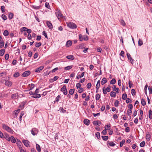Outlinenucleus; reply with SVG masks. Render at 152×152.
Instances as JSON below:
<instances>
[{"instance_id":"nucleus-47","label":"nucleus","mask_w":152,"mask_h":152,"mask_svg":"<svg viewBox=\"0 0 152 152\" xmlns=\"http://www.w3.org/2000/svg\"><path fill=\"white\" fill-rule=\"evenodd\" d=\"M1 17L4 20H6L7 19V16L5 15L4 14H3L2 15Z\"/></svg>"},{"instance_id":"nucleus-29","label":"nucleus","mask_w":152,"mask_h":152,"mask_svg":"<svg viewBox=\"0 0 152 152\" xmlns=\"http://www.w3.org/2000/svg\"><path fill=\"white\" fill-rule=\"evenodd\" d=\"M13 14L12 13L10 12L9 13V15H8V17L10 19H12L13 18Z\"/></svg>"},{"instance_id":"nucleus-33","label":"nucleus","mask_w":152,"mask_h":152,"mask_svg":"<svg viewBox=\"0 0 152 152\" xmlns=\"http://www.w3.org/2000/svg\"><path fill=\"white\" fill-rule=\"evenodd\" d=\"M146 139L148 141H149L151 139V136L149 134H147L146 135Z\"/></svg>"},{"instance_id":"nucleus-18","label":"nucleus","mask_w":152,"mask_h":152,"mask_svg":"<svg viewBox=\"0 0 152 152\" xmlns=\"http://www.w3.org/2000/svg\"><path fill=\"white\" fill-rule=\"evenodd\" d=\"M36 146L37 150V151L38 152H40L41 151V149L40 145L39 144H36Z\"/></svg>"},{"instance_id":"nucleus-64","label":"nucleus","mask_w":152,"mask_h":152,"mask_svg":"<svg viewBox=\"0 0 152 152\" xmlns=\"http://www.w3.org/2000/svg\"><path fill=\"white\" fill-rule=\"evenodd\" d=\"M20 152H26V151L24 150L22 148L20 147Z\"/></svg>"},{"instance_id":"nucleus-11","label":"nucleus","mask_w":152,"mask_h":152,"mask_svg":"<svg viewBox=\"0 0 152 152\" xmlns=\"http://www.w3.org/2000/svg\"><path fill=\"white\" fill-rule=\"evenodd\" d=\"M83 122L84 124L87 126L89 125L90 123V121L87 119H85Z\"/></svg>"},{"instance_id":"nucleus-55","label":"nucleus","mask_w":152,"mask_h":152,"mask_svg":"<svg viewBox=\"0 0 152 152\" xmlns=\"http://www.w3.org/2000/svg\"><path fill=\"white\" fill-rule=\"evenodd\" d=\"M119 104V102L118 100H116L115 103L114 105L116 107H117Z\"/></svg>"},{"instance_id":"nucleus-1","label":"nucleus","mask_w":152,"mask_h":152,"mask_svg":"<svg viewBox=\"0 0 152 152\" xmlns=\"http://www.w3.org/2000/svg\"><path fill=\"white\" fill-rule=\"evenodd\" d=\"M2 127L5 130L8 132H10L11 133H13V130L8 126L5 125L4 124H2Z\"/></svg>"},{"instance_id":"nucleus-23","label":"nucleus","mask_w":152,"mask_h":152,"mask_svg":"<svg viewBox=\"0 0 152 152\" xmlns=\"http://www.w3.org/2000/svg\"><path fill=\"white\" fill-rule=\"evenodd\" d=\"M24 111H22L20 113V116L19 117V120L20 121H21L22 117L23 115H24Z\"/></svg>"},{"instance_id":"nucleus-40","label":"nucleus","mask_w":152,"mask_h":152,"mask_svg":"<svg viewBox=\"0 0 152 152\" xmlns=\"http://www.w3.org/2000/svg\"><path fill=\"white\" fill-rule=\"evenodd\" d=\"M100 98V96L99 94H97L96 95V99L98 100Z\"/></svg>"},{"instance_id":"nucleus-14","label":"nucleus","mask_w":152,"mask_h":152,"mask_svg":"<svg viewBox=\"0 0 152 152\" xmlns=\"http://www.w3.org/2000/svg\"><path fill=\"white\" fill-rule=\"evenodd\" d=\"M107 144L110 146H113L115 145V144L113 142L107 141Z\"/></svg>"},{"instance_id":"nucleus-62","label":"nucleus","mask_w":152,"mask_h":152,"mask_svg":"<svg viewBox=\"0 0 152 152\" xmlns=\"http://www.w3.org/2000/svg\"><path fill=\"white\" fill-rule=\"evenodd\" d=\"M5 58L6 60H7L9 58V55L8 54H6L5 55Z\"/></svg>"},{"instance_id":"nucleus-2","label":"nucleus","mask_w":152,"mask_h":152,"mask_svg":"<svg viewBox=\"0 0 152 152\" xmlns=\"http://www.w3.org/2000/svg\"><path fill=\"white\" fill-rule=\"evenodd\" d=\"M67 25L69 27L72 29H75L77 27L75 24L72 22L67 23Z\"/></svg>"},{"instance_id":"nucleus-54","label":"nucleus","mask_w":152,"mask_h":152,"mask_svg":"<svg viewBox=\"0 0 152 152\" xmlns=\"http://www.w3.org/2000/svg\"><path fill=\"white\" fill-rule=\"evenodd\" d=\"M102 51V48L100 47H98L97 49V52L101 53Z\"/></svg>"},{"instance_id":"nucleus-13","label":"nucleus","mask_w":152,"mask_h":152,"mask_svg":"<svg viewBox=\"0 0 152 152\" xmlns=\"http://www.w3.org/2000/svg\"><path fill=\"white\" fill-rule=\"evenodd\" d=\"M126 55L128 59L130 61L131 63H132L133 62V60L132 59L130 54L129 53H127Z\"/></svg>"},{"instance_id":"nucleus-50","label":"nucleus","mask_w":152,"mask_h":152,"mask_svg":"<svg viewBox=\"0 0 152 152\" xmlns=\"http://www.w3.org/2000/svg\"><path fill=\"white\" fill-rule=\"evenodd\" d=\"M102 90L103 91V94H107V91L106 88L105 87H104L102 88Z\"/></svg>"},{"instance_id":"nucleus-39","label":"nucleus","mask_w":152,"mask_h":152,"mask_svg":"<svg viewBox=\"0 0 152 152\" xmlns=\"http://www.w3.org/2000/svg\"><path fill=\"white\" fill-rule=\"evenodd\" d=\"M4 45V43L3 41H0V47L2 48Z\"/></svg>"},{"instance_id":"nucleus-38","label":"nucleus","mask_w":152,"mask_h":152,"mask_svg":"<svg viewBox=\"0 0 152 152\" xmlns=\"http://www.w3.org/2000/svg\"><path fill=\"white\" fill-rule=\"evenodd\" d=\"M141 103L142 104L143 106H145L146 104L145 101L143 99H141Z\"/></svg>"},{"instance_id":"nucleus-45","label":"nucleus","mask_w":152,"mask_h":152,"mask_svg":"<svg viewBox=\"0 0 152 152\" xmlns=\"http://www.w3.org/2000/svg\"><path fill=\"white\" fill-rule=\"evenodd\" d=\"M131 93L133 96L135 95V91L134 89H132L131 90Z\"/></svg>"},{"instance_id":"nucleus-25","label":"nucleus","mask_w":152,"mask_h":152,"mask_svg":"<svg viewBox=\"0 0 152 152\" xmlns=\"http://www.w3.org/2000/svg\"><path fill=\"white\" fill-rule=\"evenodd\" d=\"M100 85V80H99L98 81L97 83L96 84V88L97 89V90L99 88Z\"/></svg>"},{"instance_id":"nucleus-9","label":"nucleus","mask_w":152,"mask_h":152,"mask_svg":"<svg viewBox=\"0 0 152 152\" xmlns=\"http://www.w3.org/2000/svg\"><path fill=\"white\" fill-rule=\"evenodd\" d=\"M22 142L26 146L28 147L29 146V142L28 140H23Z\"/></svg>"},{"instance_id":"nucleus-60","label":"nucleus","mask_w":152,"mask_h":152,"mask_svg":"<svg viewBox=\"0 0 152 152\" xmlns=\"http://www.w3.org/2000/svg\"><path fill=\"white\" fill-rule=\"evenodd\" d=\"M88 39V37L86 35H84L83 36V40L85 41H86Z\"/></svg>"},{"instance_id":"nucleus-51","label":"nucleus","mask_w":152,"mask_h":152,"mask_svg":"<svg viewBox=\"0 0 152 152\" xmlns=\"http://www.w3.org/2000/svg\"><path fill=\"white\" fill-rule=\"evenodd\" d=\"M121 24L123 26H124L126 25V23L123 20H121L120 21Z\"/></svg>"},{"instance_id":"nucleus-12","label":"nucleus","mask_w":152,"mask_h":152,"mask_svg":"<svg viewBox=\"0 0 152 152\" xmlns=\"http://www.w3.org/2000/svg\"><path fill=\"white\" fill-rule=\"evenodd\" d=\"M5 85L8 86H11L12 85V83L8 80L6 81L5 83Z\"/></svg>"},{"instance_id":"nucleus-26","label":"nucleus","mask_w":152,"mask_h":152,"mask_svg":"<svg viewBox=\"0 0 152 152\" xmlns=\"http://www.w3.org/2000/svg\"><path fill=\"white\" fill-rule=\"evenodd\" d=\"M5 52V50L4 49H2L0 50V56H3Z\"/></svg>"},{"instance_id":"nucleus-44","label":"nucleus","mask_w":152,"mask_h":152,"mask_svg":"<svg viewBox=\"0 0 152 152\" xmlns=\"http://www.w3.org/2000/svg\"><path fill=\"white\" fill-rule=\"evenodd\" d=\"M8 34V31L7 30H5L3 33V34L4 36H7Z\"/></svg>"},{"instance_id":"nucleus-63","label":"nucleus","mask_w":152,"mask_h":152,"mask_svg":"<svg viewBox=\"0 0 152 152\" xmlns=\"http://www.w3.org/2000/svg\"><path fill=\"white\" fill-rule=\"evenodd\" d=\"M148 90L149 94H151L152 93V88L149 87H148Z\"/></svg>"},{"instance_id":"nucleus-19","label":"nucleus","mask_w":152,"mask_h":152,"mask_svg":"<svg viewBox=\"0 0 152 152\" xmlns=\"http://www.w3.org/2000/svg\"><path fill=\"white\" fill-rule=\"evenodd\" d=\"M66 58L68 59L73 60L74 59V57L73 55H69L66 56Z\"/></svg>"},{"instance_id":"nucleus-46","label":"nucleus","mask_w":152,"mask_h":152,"mask_svg":"<svg viewBox=\"0 0 152 152\" xmlns=\"http://www.w3.org/2000/svg\"><path fill=\"white\" fill-rule=\"evenodd\" d=\"M125 141L124 140H123L120 142V147H121L123 146V144L125 142Z\"/></svg>"},{"instance_id":"nucleus-41","label":"nucleus","mask_w":152,"mask_h":152,"mask_svg":"<svg viewBox=\"0 0 152 152\" xmlns=\"http://www.w3.org/2000/svg\"><path fill=\"white\" fill-rule=\"evenodd\" d=\"M96 136L98 139H99L100 138V134L98 132L96 133Z\"/></svg>"},{"instance_id":"nucleus-52","label":"nucleus","mask_w":152,"mask_h":152,"mask_svg":"<svg viewBox=\"0 0 152 152\" xmlns=\"http://www.w3.org/2000/svg\"><path fill=\"white\" fill-rule=\"evenodd\" d=\"M27 29V28L26 27H23L21 28V31H26Z\"/></svg>"},{"instance_id":"nucleus-31","label":"nucleus","mask_w":152,"mask_h":152,"mask_svg":"<svg viewBox=\"0 0 152 152\" xmlns=\"http://www.w3.org/2000/svg\"><path fill=\"white\" fill-rule=\"evenodd\" d=\"M110 95L112 97H115L116 96V94L114 92L111 91L110 93Z\"/></svg>"},{"instance_id":"nucleus-22","label":"nucleus","mask_w":152,"mask_h":152,"mask_svg":"<svg viewBox=\"0 0 152 152\" xmlns=\"http://www.w3.org/2000/svg\"><path fill=\"white\" fill-rule=\"evenodd\" d=\"M35 96H33L31 97V98H39L41 97L40 94H35Z\"/></svg>"},{"instance_id":"nucleus-15","label":"nucleus","mask_w":152,"mask_h":152,"mask_svg":"<svg viewBox=\"0 0 152 152\" xmlns=\"http://www.w3.org/2000/svg\"><path fill=\"white\" fill-rule=\"evenodd\" d=\"M107 79L106 78L104 77L102 79L101 82V83L102 85H103L107 83Z\"/></svg>"},{"instance_id":"nucleus-21","label":"nucleus","mask_w":152,"mask_h":152,"mask_svg":"<svg viewBox=\"0 0 152 152\" xmlns=\"http://www.w3.org/2000/svg\"><path fill=\"white\" fill-rule=\"evenodd\" d=\"M73 67L72 65L68 66L66 67H65L64 68V69L65 70H69L72 69Z\"/></svg>"},{"instance_id":"nucleus-17","label":"nucleus","mask_w":152,"mask_h":152,"mask_svg":"<svg viewBox=\"0 0 152 152\" xmlns=\"http://www.w3.org/2000/svg\"><path fill=\"white\" fill-rule=\"evenodd\" d=\"M93 124L94 125H99L100 126L101 124V123L100 121H99V122H98L96 121H94L93 122Z\"/></svg>"},{"instance_id":"nucleus-37","label":"nucleus","mask_w":152,"mask_h":152,"mask_svg":"<svg viewBox=\"0 0 152 152\" xmlns=\"http://www.w3.org/2000/svg\"><path fill=\"white\" fill-rule=\"evenodd\" d=\"M102 139L104 140H107L108 139V136H102Z\"/></svg>"},{"instance_id":"nucleus-27","label":"nucleus","mask_w":152,"mask_h":152,"mask_svg":"<svg viewBox=\"0 0 152 152\" xmlns=\"http://www.w3.org/2000/svg\"><path fill=\"white\" fill-rule=\"evenodd\" d=\"M24 102H22L21 103L19 106V108L20 110H22L23 108H24Z\"/></svg>"},{"instance_id":"nucleus-6","label":"nucleus","mask_w":152,"mask_h":152,"mask_svg":"<svg viewBox=\"0 0 152 152\" xmlns=\"http://www.w3.org/2000/svg\"><path fill=\"white\" fill-rule=\"evenodd\" d=\"M56 14L58 19L62 18L63 15L60 11H57L56 12Z\"/></svg>"},{"instance_id":"nucleus-28","label":"nucleus","mask_w":152,"mask_h":152,"mask_svg":"<svg viewBox=\"0 0 152 152\" xmlns=\"http://www.w3.org/2000/svg\"><path fill=\"white\" fill-rule=\"evenodd\" d=\"M20 76V74L18 72H16L14 74L13 76L14 77H17Z\"/></svg>"},{"instance_id":"nucleus-61","label":"nucleus","mask_w":152,"mask_h":152,"mask_svg":"<svg viewBox=\"0 0 152 152\" xmlns=\"http://www.w3.org/2000/svg\"><path fill=\"white\" fill-rule=\"evenodd\" d=\"M128 108L129 109V110H132L133 108L132 105L131 104H129Z\"/></svg>"},{"instance_id":"nucleus-42","label":"nucleus","mask_w":152,"mask_h":152,"mask_svg":"<svg viewBox=\"0 0 152 152\" xmlns=\"http://www.w3.org/2000/svg\"><path fill=\"white\" fill-rule=\"evenodd\" d=\"M74 89H70L69 91V93L70 94L72 95L74 93Z\"/></svg>"},{"instance_id":"nucleus-8","label":"nucleus","mask_w":152,"mask_h":152,"mask_svg":"<svg viewBox=\"0 0 152 152\" xmlns=\"http://www.w3.org/2000/svg\"><path fill=\"white\" fill-rule=\"evenodd\" d=\"M44 66H42L40 67L37 69H36L35 70V72H39L44 69Z\"/></svg>"},{"instance_id":"nucleus-48","label":"nucleus","mask_w":152,"mask_h":152,"mask_svg":"<svg viewBox=\"0 0 152 152\" xmlns=\"http://www.w3.org/2000/svg\"><path fill=\"white\" fill-rule=\"evenodd\" d=\"M79 37L80 40V41H82L83 39V37L82 35L81 34L79 35Z\"/></svg>"},{"instance_id":"nucleus-16","label":"nucleus","mask_w":152,"mask_h":152,"mask_svg":"<svg viewBox=\"0 0 152 152\" xmlns=\"http://www.w3.org/2000/svg\"><path fill=\"white\" fill-rule=\"evenodd\" d=\"M16 141V140L14 137L12 136L10 137V141H11L13 143H15Z\"/></svg>"},{"instance_id":"nucleus-30","label":"nucleus","mask_w":152,"mask_h":152,"mask_svg":"<svg viewBox=\"0 0 152 152\" xmlns=\"http://www.w3.org/2000/svg\"><path fill=\"white\" fill-rule=\"evenodd\" d=\"M127 98V95L126 94H124L122 95V98L124 100L126 99Z\"/></svg>"},{"instance_id":"nucleus-49","label":"nucleus","mask_w":152,"mask_h":152,"mask_svg":"<svg viewBox=\"0 0 152 152\" xmlns=\"http://www.w3.org/2000/svg\"><path fill=\"white\" fill-rule=\"evenodd\" d=\"M4 138H5L8 141H10V137H9L8 135H7L5 137H4Z\"/></svg>"},{"instance_id":"nucleus-4","label":"nucleus","mask_w":152,"mask_h":152,"mask_svg":"<svg viewBox=\"0 0 152 152\" xmlns=\"http://www.w3.org/2000/svg\"><path fill=\"white\" fill-rule=\"evenodd\" d=\"M31 72L29 71H27L24 72L22 75L23 77H25L28 76L30 74Z\"/></svg>"},{"instance_id":"nucleus-20","label":"nucleus","mask_w":152,"mask_h":152,"mask_svg":"<svg viewBox=\"0 0 152 152\" xmlns=\"http://www.w3.org/2000/svg\"><path fill=\"white\" fill-rule=\"evenodd\" d=\"M72 44V42L71 41L69 40L66 43V45L67 47L70 46Z\"/></svg>"},{"instance_id":"nucleus-53","label":"nucleus","mask_w":152,"mask_h":152,"mask_svg":"<svg viewBox=\"0 0 152 152\" xmlns=\"http://www.w3.org/2000/svg\"><path fill=\"white\" fill-rule=\"evenodd\" d=\"M60 98V96L58 95L56 99V102H58L59 101V99Z\"/></svg>"},{"instance_id":"nucleus-10","label":"nucleus","mask_w":152,"mask_h":152,"mask_svg":"<svg viewBox=\"0 0 152 152\" xmlns=\"http://www.w3.org/2000/svg\"><path fill=\"white\" fill-rule=\"evenodd\" d=\"M11 97L13 99H17L18 97V94L15 93L12 94L11 96Z\"/></svg>"},{"instance_id":"nucleus-34","label":"nucleus","mask_w":152,"mask_h":152,"mask_svg":"<svg viewBox=\"0 0 152 152\" xmlns=\"http://www.w3.org/2000/svg\"><path fill=\"white\" fill-rule=\"evenodd\" d=\"M20 109H18L17 110H15L14 112V114L16 116H17V114L19 112Z\"/></svg>"},{"instance_id":"nucleus-3","label":"nucleus","mask_w":152,"mask_h":152,"mask_svg":"<svg viewBox=\"0 0 152 152\" xmlns=\"http://www.w3.org/2000/svg\"><path fill=\"white\" fill-rule=\"evenodd\" d=\"M61 91L62 92L64 95H66L67 94V89L66 88V86L64 85L61 89Z\"/></svg>"},{"instance_id":"nucleus-32","label":"nucleus","mask_w":152,"mask_h":152,"mask_svg":"<svg viewBox=\"0 0 152 152\" xmlns=\"http://www.w3.org/2000/svg\"><path fill=\"white\" fill-rule=\"evenodd\" d=\"M138 45L140 46H141L143 44V42L142 40L140 39H139L138 40Z\"/></svg>"},{"instance_id":"nucleus-35","label":"nucleus","mask_w":152,"mask_h":152,"mask_svg":"<svg viewBox=\"0 0 152 152\" xmlns=\"http://www.w3.org/2000/svg\"><path fill=\"white\" fill-rule=\"evenodd\" d=\"M145 145V142L144 141H143L140 144V146L141 147H143Z\"/></svg>"},{"instance_id":"nucleus-5","label":"nucleus","mask_w":152,"mask_h":152,"mask_svg":"<svg viewBox=\"0 0 152 152\" xmlns=\"http://www.w3.org/2000/svg\"><path fill=\"white\" fill-rule=\"evenodd\" d=\"M38 132V129L36 128H33L31 130V134L33 135H36Z\"/></svg>"},{"instance_id":"nucleus-24","label":"nucleus","mask_w":152,"mask_h":152,"mask_svg":"<svg viewBox=\"0 0 152 152\" xmlns=\"http://www.w3.org/2000/svg\"><path fill=\"white\" fill-rule=\"evenodd\" d=\"M16 144H17V145L19 147V148H20V147H21L20 146L22 144L20 140H18Z\"/></svg>"},{"instance_id":"nucleus-43","label":"nucleus","mask_w":152,"mask_h":152,"mask_svg":"<svg viewBox=\"0 0 152 152\" xmlns=\"http://www.w3.org/2000/svg\"><path fill=\"white\" fill-rule=\"evenodd\" d=\"M132 111L130 110H128L127 111V114L128 116H130L132 113Z\"/></svg>"},{"instance_id":"nucleus-57","label":"nucleus","mask_w":152,"mask_h":152,"mask_svg":"<svg viewBox=\"0 0 152 152\" xmlns=\"http://www.w3.org/2000/svg\"><path fill=\"white\" fill-rule=\"evenodd\" d=\"M43 35L46 38H48V36L46 33L45 31H43L42 32Z\"/></svg>"},{"instance_id":"nucleus-58","label":"nucleus","mask_w":152,"mask_h":152,"mask_svg":"<svg viewBox=\"0 0 152 152\" xmlns=\"http://www.w3.org/2000/svg\"><path fill=\"white\" fill-rule=\"evenodd\" d=\"M5 7L4 6H2L1 7V9L3 13H4L5 12Z\"/></svg>"},{"instance_id":"nucleus-56","label":"nucleus","mask_w":152,"mask_h":152,"mask_svg":"<svg viewBox=\"0 0 152 152\" xmlns=\"http://www.w3.org/2000/svg\"><path fill=\"white\" fill-rule=\"evenodd\" d=\"M41 45L42 44L41 42H39L38 43H37L35 46L37 47L38 48L40 46H41Z\"/></svg>"},{"instance_id":"nucleus-59","label":"nucleus","mask_w":152,"mask_h":152,"mask_svg":"<svg viewBox=\"0 0 152 152\" xmlns=\"http://www.w3.org/2000/svg\"><path fill=\"white\" fill-rule=\"evenodd\" d=\"M29 86L30 88V90H31L34 87V85L33 84H30Z\"/></svg>"},{"instance_id":"nucleus-7","label":"nucleus","mask_w":152,"mask_h":152,"mask_svg":"<svg viewBox=\"0 0 152 152\" xmlns=\"http://www.w3.org/2000/svg\"><path fill=\"white\" fill-rule=\"evenodd\" d=\"M46 24L50 29H52L53 28V26L52 23L49 21H46Z\"/></svg>"},{"instance_id":"nucleus-36","label":"nucleus","mask_w":152,"mask_h":152,"mask_svg":"<svg viewBox=\"0 0 152 152\" xmlns=\"http://www.w3.org/2000/svg\"><path fill=\"white\" fill-rule=\"evenodd\" d=\"M116 83V80L115 79L113 78L112 80L110 82V83L111 84H114Z\"/></svg>"}]
</instances>
